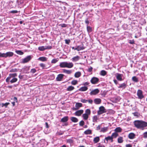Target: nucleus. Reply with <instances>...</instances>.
<instances>
[{"label": "nucleus", "instance_id": "56", "mask_svg": "<svg viewBox=\"0 0 147 147\" xmlns=\"http://www.w3.org/2000/svg\"><path fill=\"white\" fill-rule=\"evenodd\" d=\"M65 43L67 44H69L70 42V40H65Z\"/></svg>", "mask_w": 147, "mask_h": 147}, {"label": "nucleus", "instance_id": "6", "mask_svg": "<svg viewBox=\"0 0 147 147\" xmlns=\"http://www.w3.org/2000/svg\"><path fill=\"white\" fill-rule=\"evenodd\" d=\"M99 81V79L95 77H93L90 80L91 83L93 84H96L98 83Z\"/></svg>", "mask_w": 147, "mask_h": 147}, {"label": "nucleus", "instance_id": "29", "mask_svg": "<svg viewBox=\"0 0 147 147\" xmlns=\"http://www.w3.org/2000/svg\"><path fill=\"white\" fill-rule=\"evenodd\" d=\"M84 133L85 134L88 135L92 134V132L91 130L88 129L85 131Z\"/></svg>", "mask_w": 147, "mask_h": 147}, {"label": "nucleus", "instance_id": "13", "mask_svg": "<svg viewBox=\"0 0 147 147\" xmlns=\"http://www.w3.org/2000/svg\"><path fill=\"white\" fill-rule=\"evenodd\" d=\"M80 59V57L78 56H76L73 57L71 60L72 61L75 62L78 61Z\"/></svg>", "mask_w": 147, "mask_h": 147}, {"label": "nucleus", "instance_id": "43", "mask_svg": "<svg viewBox=\"0 0 147 147\" xmlns=\"http://www.w3.org/2000/svg\"><path fill=\"white\" fill-rule=\"evenodd\" d=\"M58 60V58L57 59H53L51 61V63H55L57 62Z\"/></svg>", "mask_w": 147, "mask_h": 147}, {"label": "nucleus", "instance_id": "5", "mask_svg": "<svg viewBox=\"0 0 147 147\" xmlns=\"http://www.w3.org/2000/svg\"><path fill=\"white\" fill-rule=\"evenodd\" d=\"M52 48V47L51 46H41L38 47V49L40 51H43L47 49H51Z\"/></svg>", "mask_w": 147, "mask_h": 147}, {"label": "nucleus", "instance_id": "16", "mask_svg": "<svg viewBox=\"0 0 147 147\" xmlns=\"http://www.w3.org/2000/svg\"><path fill=\"white\" fill-rule=\"evenodd\" d=\"M128 137L130 139H133L135 138V134L133 133H130L129 134Z\"/></svg>", "mask_w": 147, "mask_h": 147}, {"label": "nucleus", "instance_id": "28", "mask_svg": "<svg viewBox=\"0 0 147 147\" xmlns=\"http://www.w3.org/2000/svg\"><path fill=\"white\" fill-rule=\"evenodd\" d=\"M82 116L84 120H87L88 119L89 115L84 113L83 114Z\"/></svg>", "mask_w": 147, "mask_h": 147}, {"label": "nucleus", "instance_id": "49", "mask_svg": "<svg viewBox=\"0 0 147 147\" xmlns=\"http://www.w3.org/2000/svg\"><path fill=\"white\" fill-rule=\"evenodd\" d=\"M40 66L43 69H44L45 67V64L41 63L39 64Z\"/></svg>", "mask_w": 147, "mask_h": 147}, {"label": "nucleus", "instance_id": "35", "mask_svg": "<svg viewBox=\"0 0 147 147\" xmlns=\"http://www.w3.org/2000/svg\"><path fill=\"white\" fill-rule=\"evenodd\" d=\"M108 130V127H107L102 128L101 129L100 132L104 133Z\"/></svg>", "mask_w": 147, "mask_h": 147}, {"label": "nucleus", "instance_id": "26", "mask_svg": "<svg viewBox=\"0 0 147 147\" xmlns=\"http://www.w3.org/2000/svg\"><path fill=\"white\" fill-rule=\"evenodd\" d=\"M63 72L67 74H70L72 73V71L71 70H67L65 69H63Z\"/></svg>", "mask_w": 147, "mask_h": 147}, {"label": "nucleus", "instance_id": "18", "mask_svg": "<svg viewBox=\"0 0 147 147\" xmlns=\"http://www.w3.org/2000/svg\"><path fill=\"white\" fill-rule=\"evenodd\" d=\"M100 140V138L98 136L94 138L93 141L94 143H96L98 142Z\"/></svg>", "mask_w": 147, "mask_h": 147}, {"label": "nucleus", "instance_id": "62", "mask_svg": "<svg viewBox=\"0 0 147 147\" xmlns=\"http://www.w3.org/2000/svg\"><path fill=\"white\" fill-rule=\"evenodd\" d=\"M13 100L14 102H18V100L17 98L16 97H14L13 98Z\"/></svg>", "mask_w": 147, "mask_h": 147}, {"label": "nucleus", "instance_id": "55", "mask_svg": "<svg viewBox=\"0 0 147 147\" xmlns=\"http://www.w3.org/2000/svg\"><path fill=\"white\" fill-rule=\"evenodd\" d=\"M36 70L35 69L33 68L31 69V72L32 73L34 74L36 72Z\"/></svg>", "mask_w": 147, "mask_h": 147}, {"label": "nucleus", "instance_id": "12", "mask_svg": "<svg viewBox=\"0 0 147 147\" xmlns=\"http://www.w3.org/2000/svg\"><path fill=\"white\" fill-rule=\"evenodd\" d=\"M112 99L114 102L116 103L120 101L121 98L119 96H117L113 98Z\"/></svg>", "mask_w": 147, "mask_h": 147}, {"label": "nucleus", "instance_id": "7", "mask_svg": "<svg viewBox=\"0 0 147 147\" xmlns=\"http://www.w3.org/2000/svg\"><path fill=\"white\" fill-rule=\"evenodd\" d=\"M13 53L11 52H8L6 53H4L3 57L6 58L7 57H11L13 56Z\"/></svg>", "mask_w": 147, "mask_h": 147}, {"label": "nucleus", "instance_id": "58", "mask_svg": "<svg viewBox=\"0 0 147 147\" xmlns=\"http://www.w3.org/2000/svg\"><path fill=\"white\" fill-rule=\"evenodd\" d=\"M18 11L17 10H13L10 12L11 13H18Z\"/></svg>", "mask_w": 147, "mask_h": 147}, {"label": "nucleus", "instance_id": "42", "mask_svg": "<svg viewBox=\"0 0 147 147\" xmlns=\"http://www.w3.org/2000/svg\"><path fill=\"white\" fill-rule=\"evenodd\" d=\"M74 88V87L70 86H69L67 88V90L68 91H71L73 90Z\"/></svg>", "mask_w": 147, "mask_h": 147}, {"label": "nucleus", "instance_id": "38", "mask_svg": "<svg viewBox=\"0 0 147 147\" xmlns=\"http://www.w3.org/2000/svg\"><path fill=\"white\" fill-rule=\"evenodd\" d=\"M85 113L87 114L88 115H90L91 114V111L89 109H86L85 111Z\"/></svg>", "mask_w": 147, "mask_h": 147}, {"label": "nucleus", "instance_id": "59", "mask_svg": "<svg viewBox=\"0 0 147 147\" xmlns=\"http://www.w3.org/2000/svg\"><path fill=\"white\" fill-rule=\"evenodd\" d=\"M98 92H90V95H96Z\"/></svg>", "mask_w": 147, "mask_h": 147}, {"label": "nucleus", "instance_id": "11", "mask_svg": "<svg viewBox=\"0 0 147 147\" xmlns=\"http://www.w3.org/2000/svg\"><path fill=\"white\" fill-rule=\"evenodd\" d=\"M64 75L62 74H60L57 75L56 78V80L57 81H60L63 78Z\"/></svg>", "mask_w": 147, "mask_h": 147}, {"label": "nucleus", "instance_id": "39", "mask_svg": "<svg viewBox=\"0 0 147 147\" xmlns=\"http://www.w3.org/2000/svg\"><path fill=\"white\" fill-rule=\"evenodd\" d=\"M67 143H69L70 144H72L74 142V141L73 140L71 139H69L67 140Z\"/></svg>", "mask_w": 147, "mask_h": 147}, {"label": "nucleus", "instance_id": "64", "mask_svg": "<svg viewBox=\"0 0 147 147\" xmlns=\"http://www.w3.org/2000/svg\"><path fill=\"white\" fill-rule=\"evenodd\" d=\"M45 125H46V127L48 128H49V127L48 124V123L47 122H46L45 123Z\"/></svg>", "mask_w": 147, "mask_h": 147}, {"label": "nucleus", "instance_id": "22", "mask_svg": "<svg viewBox=\"0 0 147 147\" xmlns=\"http://www.w3.org/2000/svg\"><path fill=\"white\" fill-rule=\"evenodd\" d=\"M66 62H62L60 63L59 66L60 67L62 68H65L66 67Z\"/></svg>", "mask_w": 147, "mask_h": 147}, {"label": "nucleus", "instance_id": "25", "mask_svg": "<svg viewBox=\"0 0 147 147\" xmlns=\"http://www.w3.org/2000/svg\"><path fill=\"white\" fill-rule=\"evenodd\" d=\"M123 140L122 137H120L117 139V142L118 143H121L123 142Z\"/></svg>", "mask_w": 147, "mask_h": 147}, {"label": "nucleus", "instance_id": "19", "mask_svg": "<svg viewBox=\"0 0 147 147\" xmlns=\"http://www.w3.org/2000/svg\"><path fill=\"white\" fill-rule=\"evenodd\" d=\"M84 49V48L83 46H78L75 48V50H76L79 51L81 50H83Z\"/></svg>", "mask_w": 147, "mask_h": 147}, {"label": "nucleus", "instance_id": "50", "mask_svg": "<svg viewBox=\"0 0 147 147\" xmlns=\"http://www.w3.org/2000/svg\"><path fill=\"white\" fill-rule=\"evenodd\" d=\"M77 83V81L76 80H74L71 82V84L74 85L76 84Z\"/></svg>", "mask_w": 147, "mask_h": 147}, {"label": "nucleus", "instance_id": "61", "mask_svg": "<svg viewBox=\"0 0 147 147\" xmlns=\"http://www.w3.org/2000/svg\"><path fill=\"white\" fill-rule=\"evenodd\" d=\"M85 22L86 23V24H87V26H88V25L89 23V22L87 19L86 20H85Z\"/></svg>", "mask_w": 147, "mask_h": 147}, {"label": "nucleus", "instance_id": "63", "mask_svg": "<svg viewBox=\"0 0 147 147\" xmlns=\"http://www.w3.org/2000/svg\"><path fill=\"white\" fill-rule=\"evenodd\" d=\"M88 101L89 102V103L91 104H92L93 102L92 100L91 99L89 100H88Z\"/></svg>", "mask_w": 147, "mask_h": 147}, {"label": "nucleus", "instance_id": "41", "mask_svg": "<svg viewBox=\"0 0 147 147\" xmlns=\"http://www.w3.org/2000/svg\"><path fill=\"white\" fill-rule=\"evenodd\" d=\"M9 102H6L5 103H2L1 104L2 107H3L4 106H5V108L7 107V106L9 104Z\"/></svg>", "mask_w": 147, "mask_h": 147}, {"label": "nucleus", "instance_id": "30", "mask_svg": "<svg viewBox=\"0 0 147 147\" xmlns=\"http://www.w3.org/2000/svg\"><path fill=\"white\" fill-rule=\"evenodd\" d=\"M88 89V88L87 87L84 86L82 87L79 89V90L81 91H86Z\"/></svg>", "mask_w": 147, "mask_h": 147}, {"label": "nucleus", "instance_id": "2", "mask_svg": "<svg viewBox=\"0 0 147 147\" xmlns=\"http://www.w3.org/2000/svg\"><path fill=\"white\" fill-rule=\"evenodd\" d=\"M106 110L105 107L103 106H101L99 107V110L97 112V114L98 115H100L106 113Z\"/></svg>", "mask_w": 147, "mask_h": 147}, {"label": "nucleus", "instance_id": "40", "mask_svg": "<svg viewBox=\"0 0 147 147\" xmlns=\"http://www.w3.org/2000/svg\"><path fill=\"white\" fill-rule=\"evenodd\" d=\"M126 86V84L125 83H123L120 84L119 86V87L124 88H125Z\"/></svg>", "mask_w": 147, "mask_h": 147}, {"label": "nucleus", "instance_id": "57", "mask_svg": "<svg viewBox=\"0 0 147 147\" xmlns=\"http://www.w3.org/2000/svg\"><path fill=\"white\" fill-rule=\"evenodd\" d=\"M99 90H98V89H96L94 90H92L91 91V92H99Z\"/></svg>", "mask_w": 147, "mask_h": 147}, {"label": "nucleus", "instance_id": "36", "mask_svg": "<svg viewBox=\"0 0 147 147\" xmlns=\"http://www.w3.org/2000/svg\"><path fill=\"white\" fill-rule=\"evenodd\" d=\"M13 78L10 81V82L11 83H13L16 82L18 80V79L15 78Z\"/></svg>", "mask_w": 147, "mask_h": 147}, {"label": "nucleus", "instance_id": "10", "mask_svg": "<svg viewBox=\"0 0 147 147\" xmlns=\"http://www.w3.org/2000/svg\"><path fill=\"white\" fill-rule=\"evenodd\" d=\"M84 112L83 110H80L76 111L75 113V114L76 116H80Z\"/></svg>", "mask_w": 147, "mask_h": 147}, {"label": "nucleus", "instance_id": "1", "mask_svg": "<svg viewBox=\"0 0 147 147\" xmlns=\"http://www.w3.org/2000/svg\"><path fill=\"white\" fill-rule=\"evenodd\" d=\"M135 126L138 129L143 130L147 127V122L142 120H136L134 122Z\"/></svg>", "mask_w": 147, "mask_h": 147}, {"label": "nucleus", "instance_id": "4", "mask_svg": "<svg viewBox=\"0 0 147 147\" xmlns=\"http://www.w3.org/2000/svg\"><path fill=\"white\" fill-rule=\"evenodd\" d=\"M32 58V57L31 55L27 56L26 58L22 59L21 63H24L29 61Z\"/></svg>", "mask_w": 147, "mask_h": 147}, {"label": "nucleus", "instance_id": "27", "mask_svg": "<svg viewBox=\"0 0 147 147\" xmlns=\"http://www.w3.org/2000/svg\"><path fill=\"white\" fill-rule=\"evenodd\" d=\"M122 129L120 127H117L115 129V132H121Z\"/></svg>", "mask_w": 147, "mask_h": 147}, {"label": "nucleus", "instance_id": "23", "mask_svg": "<svg viewBox=\"0 0 147 147\" xmlns=\"http://www.w3.org/2000/svg\"><path fill=\"white\" fill-rule=\"evenodd\" d=\"M82 104L81 103L79 102L76 103L75 105V107L77 109H78L79 108L82 107Z\"/></svg>", "mask_w": 147, "mask_h": 147}, {"label": "nucleus", "instance_id": "31", "mask_svg": "<svg viewBox=\"0 0 147 147\" xmlns=\"http://www.w3.org/2000/svg\"><path fill=\"white\" fill-rule=\"evenodd\" d=\"M81 73L79 71L76 72L74 74V76L75 77L77 78H78L79 77L81 76Z\"/></svg>", "mask_w": 147, "mask_h": 147}, {"label": "nucleus", "instance_id": "54", "mask_svg": "<svg viewBox=\"0 0 147 147\" xmlns=\"http://www.w3.org/2000/svg\"><path fill=\"white\" fill-rule=\"evenodd\" d=\"M144 138H147V132L144 133Z\"/></svg>", "mask_w": 147, "mask_h": 147}, {"label": "nucleus", "instance_id": "48", "mask_svg": "<svg viewBox=\"0 0 147 147\" xmlns=\"http://www.w3.org/2000/svg\"><path fill=\"white\" fill-rule=\"evenodd\" d=\"M87 29L88 32H91V28L90 26H87Z\"/></svg>", "mask_w": 147, "mask_h": 147}, {"label": "nucleus", "instance_id": "9", "mask_svg": "<svg viewBox=\"0 0 147 147\" xmlns=\"http://www.w3.org/2000/svg\"><path fill=\"white\" fill-rule=\"evenodd\" d=\"M109 140H111V142H113V138H112L111 136H108L107 137H106L105 139L104 142L105 143H107L108 141Z\"/></svg>", "mask_w": 147, "mask_h": 147}, {"label": "nucleus", "instance_id": "8", "mask_svg": "<svg viewBox=\"0 0 147 147\" xmlns=\"http://www.w3.org/2000/svg\"><path fill=\"white\" fill-rule=\"evenodd\" d=\"M123 75L122 74L117 73L115 75L117 79L119 81H121L123 80L122 78Z\"/></svg>", "mask_w": 147, "mask_h": 147}, {"label": "nucleus", "instance_id": "14", "mask_svg": "<svg viewBox=\"0 0 147 147\" xmlns=\"http://www.w3.org/2000/svg\"><path fill=\"white\" fill-rule=\"evenodd\" d=\"M66 67L71 68L73 66V64L72 62H66Z\"/></svg>", "mask_w": 147, "mask_h": 147}, {"label": "nucleus", "instance_id": "34", "mask_svg": "<svg viewBox=\"0 0 147 147\" xmlns=\"http://www.w3.org/2000/svg\"><path fill=\"white\" fill-rule=\"evenodd\" d=\"M38 60L41 61H44L47 60V58L46 57H39L38 59Z\"/></svg>", "mask_w": 147, "mask_h": 147}, {"label": "nucleus", "instance_id": "52", "mask_svg": "<svg viewBox=\"0 0 147 147\" xmlns=\"http://www.w3.org/2000/svg\"><path fill=\"white\" fill-rule=\"evenodd\" d=\"M81 101L83 103H86L88 102V100L84 99H82L81 100Z\"/></svg>", "mask_w": 147, "mask_h": 147}, {"label": "nucleus", "instance_id": "60", "mask_svg": "<svg viewBox=\"0 0 147 147\" xmlns=\"http://www.w3.org/2000/svg\"><path fill=\"white\" fill-rule=\"evenodd\" d=\"M126 147H132V145L130 144H127L125 145Z\"/></svg>", "mask_w": 147, "mask_h": 147}, {"label": "nucleus", "instance_id": "47", "mask_svg": "<svg viewBox=\"0 0 147 147\" xmlns=\"http://www.w3.org/2000/svg\"><path fill=\"white\" fill-rule=\"evenodd\" d=\"M16 52L18 54L20 55H22L23 54V53L21 51H17Z\"/></svg>", "mask_w": 147, "mask_h": 147}, {"label": "nucleus", "instance_id": "33", "mask_svg": "<svg viewBox=\"0 0 147 147\" xmlns=\"http://www.w3.org/2000/svg\"><path fill=\"white\" fill-rule=\"evenodd\" d=\"M118 136V134L116 132H114L112 133L111 135V137L113 138H113H116Z\"/></svg>", "mask_w": 147, "mask_h": 147}, {"label": "nucleus", "instance_id": "46", "mask_svg": "<svg viewBox=\"0 0 147 147\" xmlns=\"http://www.w3.org/2000/svg\"><path fill=\"white\" fill-rule=\"evenodd\" d=\"M84 121H83L82 120L80 121L79 124L80 126H83L84 125Z\"/></svg>", "mask_w": 147, "mask_h": 147}, {"label": "nucleus", "instance_id": "24", "mask_svg": "<svg viewBox=\"0 0 147 147\" xmlns=\"http://www.w3.org/2000/svg\"><path fill=\"white\" fill-rule=\"evenodd\" d=\"M98 119V117L97 115H94L92 117V121L95 123L97 122Z\"/></svg>", "mask_w": 147, "mask_h": 147}, {"label": "nucleus", "instance_id": "51", "mask_svg": "<svg viewBox=\"0 0 147 147\" xmlns=\"http://www.w3.org/2000/svg\"><path fill=\"white\" fill-rule=\"evenodd\" d=\"M100 94L102 96V97H104L106 94V92H102Z\"/></svg>", "mask_w": 147, "mask_h": 147}, {"label": "nucleus", "instance_id": "32", "mask_svg": "<svg viewBox=\"0 0 147 147\" xmlns=\"http://www.w3.org/2000/svg\"><path fill=\"white\" fill-rule=\"evenodd\" d=\"M107 72L104 70H101L100 72V74L103 76H105L107 74Z\"/></svg>", "mask_w": 147, "mask_h": 147}, {"label": "nucleus", "instance_id": "3", "mask_svg": "<svg viewBox=\"0 0 147 147\" xmlns=\"http://www.w3.org/2000/svg\"><path fill=\"white\" fill-rule=\"evenodd\" d=\"M17 76V74L16 73L9 74V76L7 77L6 79V82H8L11 78H15Z\"/></svg>", "mask_w": 147, "mask_h": 147}, {"label": "nucleus", "instance_id": "37", "mask_svg": "<svg viewBox=\"0 0 147 147\" xmlns=\"http://www.w3.org/2000/svg\"><path fill=\"white\" fill-rule=\"evenodd\" d=\"M132 80L133 81L136 82H138V78L135 76L132 77Z\"/></svg>", "mask_w": 147, "mask_h": 147}, {"label": "nucleus", "instance_id": "44", "mask_svg": "<svg viewBox=\"0 0 147 147\" xmlns=\"http://www.w3.org/2000/svg\"><path fill=\"white\" fill-rule=\"evenodd\" d=\"M132 114L134 115V116L138 117L140 115L139 113L137 112H135L134 113H132Z\"/></svg>", "mask_w": 147, "mask_h": 147}, {"label": "nucleus", "instance_id": "17", "mask_svg": "<svg viewBox=\"0 0 147 147\" xmlns=\"http://www.w3.org/2000/svg\"><path fill=\"white\" fill-rule=\"evenodd\" d=\"M94 102L96 104H99L101 103V100L100 98H95L94 100Z\"/></svg>", "mask_w": 147, "mask_h": 147}, {"label": "nucleus", "instance_id": "45", "mask_svg": "<svg viewBox=\"0 0 147 147\" xmlns=\"http://www.w3.org/2000/svg\"><path fill=\"white\" fill-rule=\"evenodd\" d=\"M18 71V70L16 68H14L11 69L10 71V72H16Z\"/></svg>", "mask_w": 147, "mask_h": 147}, {"label": "nucleus", "instance_id": "15", "mask_svg": "<svg viewBox=\"0 0 147 147\" xmlns=\"http://www.w3.org/2000/svg\"><path fill=\"white\" fill-rule=\"evenodd\" d=\"M68 117L67 116H65L61 119L60 122L62 123L66 122L68 121Z\"/></svg>", "mask_w": 147, "mask_h": 147}, {"label": "nucleus", "instance_id": "53", "mask_svg": "<svg viewBox=\"0 0 147 147\" xmlns=\"http://www.w3.org/2000/svg\"><path fill=\"white\" fill-rule=\"evenodd\" d=\"M93 68L91 67H90L88 68V71L89 72H91Z\"/></svg>", "mask_w": 147, "mask_h": 147}, {"label": "nucleus", "instance_id": "20", "mask_svg": "<svg viewBox=\"0 0 147 147\" xmlns=\"http://www.w3.org/2000/svg\"><path fill=\"white\" fill-rule=\"evenodd\" d=\"M137 95L138 96V98L141 99L144 97L142 92H137Z\"/></svg>", "mask_w": 147, "mask_h": 147}, {"label": "nucleus", "instance_id": "21", "mask_svg": "<svg viewBox=\"0 0 147 147\" xmlns=\"http://www.w3.org/2000/svg\"><path fill=\"white\" fill-rule=\"evenodd\" d=\"M70 119L72 122L74 123L77 122L78 121L77 118L74 117H71L70 118Z\"/></svg>", "mask_w": 147, "mask_h": 147}]
</instances>
